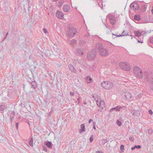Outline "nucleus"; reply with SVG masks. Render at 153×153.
Masks as SVG:
<instances>
[{
  "label": "nucleus",
  "instance_id": "nucleus-1",
  "mask_svg": "<svg viewBox=\"0 0 153 153\" xmlns=\"http://www.w3.org/2000/svg\"><path fill=\"white\" fill-rule=\"evenodd\" d=\"M98 48L100 54L102 56H106L108 54V52L105 48H104L101 43L96 44V48Z\"/></svg>",
  "mask_w": 153,
  "mask_h": 153
},
{
  "label": "nucleus",
  "instance_id": "nucleus-2",
  "mask_svg": "<svg viewBox=\"0 0 153 153\" xmlns=\"http://www.w3.org/2000/svg\"><path fill=\"white\" fill-rule=\"evenodd\" d=\"M101 84L102 86L106 90H110L113 86V83L108 81H103Z\"/></svg>",
  "mask_w": 153,
  "mask_h": 153
},
{
  "label": "nucleus",
  "instance_id": "nucleus-3",
  "mask_svg": "<svg viewBox=\"0 0 153 153\" xmlns=\"http://www.w3.org/2000/svg\"><path fill=\"white\" fill-rule=\"evenodd\" d=\"M133 71L135 74L138 78L141 79L143 78V74L140 68L137 67H134Z\"/></svg>",
  "mask_w": 153,
  "mask_h": 153
},
{
  "label": "nucleus",
  "instance_id": "nucleus-4",
  "mask_svg": "<svg viewBox=\"0 0 153 153\" xmlns=\"http://www.w3.org/2000/svg\"><path fill=\"white\" fill-rule=\"evenodd\" d=\"M119 66L121 68L125 71H129L130 68L127 63L121 62L119 64Z\"/></svg>",
  "mask_w": 153,
  "mask_h": 153
},
{
  "label": "nucleus",
  "instance_id": "nucleus-5",
  "mask_svg": "<svg viewBox=\"0 0 153 153\" xmlns=\"http://www.w3.org/2000/svg\"><path fill=\"white\" fill-rule=\"evenodd\" d=\"M96 104L98 108H97L98 111L102 112L103 107H104L105 102L104 101L102 100L98 102V101L97 102V101H96Z\"/></svg>",
  "mask_w": 153,
  "mask_h": 153
},
{
  "label": "nucleus",
  "instance_id": "nucleus-6",
  "mask_svg": "<svg viewBox=\"0 0 153 153\" xmlns=\"http://www.w3.org/2000/svg\"><path fill=\"white\" fill-rule=\"evenodd\" d=\"M68 34L70 36H74L76 33V29L73 27H69L67 30Z\"/></svg>",
  "mask_w": 153,
  "mask_h": 153
},
{
  "label": "nucleus",
  "instance_id": "nucleus-7",
  "mask_svg": "<svg viewBox=\"0 0 153 153\" xmlns=\"http://www.w3.org/2000/svg\"><path fill=\"white\" fill-rule=\"evenodd\" d=\"M130 7L133 10L135 11L139 9V5L137 3L134 2L131 4Z\"/></svg>",
  "mask_w": 153,
  "mask_h": 153
},
{
  "label": "nucleus",
  "instance_id": "nucleus-8",
  "mask_svg": "<svg viewBox=\"0 0 153 153\" xmlns=\"http://www.w3.org/2000/svg\"><path fill=\"white\" fill-rule=\"evenodd\" d=\"M149 73L148 71L146 72L144 74V76H146V78L148 81L150 83L153 82V78L150 77L151 75H149Z\"/></svg>",
  "mask_w": 153,
  "mask_h": 153
},
{
  "label": "nucleus",
  "instance_id": "nucleus-9",
  "mask_svg": "<svg viewBox=\"0 0 153 153\" xmlns=\"http://www.w3.org/2000/svg\"><path fill=\"white\" fill-rule=\"evenodd\" d=\"M56 16L59 19H63L64 18V14L59 10L57 11L56 13Z\"/></svg>",
  "mask_w": 153,
  "mask_h": 153
},
{
  "label": "nucleus",
  "instance_id": "nucleus-10",
  "mask_svg": "<svg viewBox=\"0 0 153 153\" xmlns=\"http://www.w3.org/2000/svg\"><path fill=\"white\" fill-rule=\"evenodd\" d=\"M123 107H122L118 105L114 108H112L111 109H110V111L111 112L112 111H113L114 110H115L117 111H119L120 109H122V108Z\"/></svg>",
  "mask_w": 153,
  "mask_h": 153
},
{
  "label": "nucleus",
  "instance_id": "nucleus-11",
  "mask_svg": "<svg viewBox=\"0 0 153 153\" xmlns=\"http://www.w3.org/2000/svg\"><path fill=\"white\" fill-rule=\"evenodd\" d=\"M70 9V7L68 5H64L63 7V10L65 12H68Z\"/></svg>",
  "mask_w": 153,
  "mask_h": 153
},
{
  "label": "nucleus",
  "instance_id": "nucleus-12",
  "mask_svg": "<svg viewBox=\"0 0 153 153\" xmlns=\"http://www.w3.org/2000/svg\"><path fill=\"white\" fill-rule=\"evenodd\" d=\"M125 97L127 99H130L132 98V96L131 94L129 92H127L125 93Z\"/></svg>",
  "mask_w": 153,
  "mask_h": 153
},
{
  "label": "nucleus",
  "instance_id": "nucleus-13",
  "mask_svg": "<svg viewBox=\"0 0 153 153\" xmlns=\"http://www.w3.org/2000/svg\"><path fill=\"white\" fill-rule=\"evenodd\" d=\"M132 112H133V114L135 116H139L140 114V112L138 111L134 110L132 111Z\"/></svg>",
  "mask_w": 153,
  "mask_h": 153
},
{
  "label": "nucleus",
  "instance_id": "nucleus-14",
  "mask_svg": "<svg viewBox=\"0 0 153 153\" xmlns=\"http://www.w3.org/2000/svg\"><path fill=\"white\" fill-rule=\"evenodd\" d=\"M125 31L124 30L122 34L121 35H116L114 34V33H113L112 35H113V36H116V37H120V36H127L128 35V33H127L126 34H124V33H125Z\"/></svg>",
  "mask_w": 153,
  "mask_h": 153
},
{
  "label": "nucleus",
  "instance_id": "nucleus-15",
  "mask_svg": "<svg viewBox=\"0 0 153 153\" xmlns=\"http://www.w3.org/2000/svg\"><path fill=\"white\" fill-rule=\"evenodd\" d=\"M135 36H140L141 34V33L139 31H135L134 32Z\"/></svg>",
  "mask_w": 153,
  "mask_h": 153
},
{
  "label": "nucleus",
  "instance_id": "nucleus-16",
  "mask_svg": "<svg viewBox=\"0 0 153 153\" xmlns=\"http://www.w3.org/2000/svg\"><path fill=\"white\" fill-rule=\"evenodd\" d=\"M134 19L135 20H137L138 21H139L140 20V16L139 15H135L134 16Z\"/></svg>",
  "mask_w": 153,
  "mask_h": 153
},
{
  "label": "nucleus",
  "instance_id": "nucleus-17",
  "mask_svg": "<svg viewBox=\"0 0 153 153\" xmlns=\"http://www.w3.org/2000/svg\"><path fill=\"white\" fill-rule=\"evenodd\" d=\"M107 140L103 139L100 141V144L101 145H103L107 143Z\"/></svg>",
  "mask_w": 153,
  "mask_h": 153
},
{
  "label": "nucleus",
  "instance_id": "nucleus-18",
  "mask_svg": "<svg viewBox=\"0 0 153 153\" xmlns=\"http://www.w3.org/2000/svg\"><path fill=\"white\" fill-rule=\"evenodd\" d=\"M81 129L79 130V132L81 133L85 131V126L83 124L81 125L80 126Z\"/></svg>",
  "mask_w": 153,
  "mask_h": 153
},
{
  "label": "nucleus",
  "instance_id": "nucleus-19",
  "mask_svg": "<svg viewBox=\"0 0 153 153\" xmlns=\"http://www.w3.org/2000/svg\"><path fill=\"white\" fill-rule=\"evenodd\" d=\"M86 80L88 83H90L92 82V79L90 76H88L86 78Z\"/></svg>",
  "mask_w": 153,
  "mask_h": 153
},
{
  "label": "nucleus",
  "instance_id": "nucleus-20",
  "mask_svg": "<svg viewBox=\"0 0 153 153\" xmlns=\"http://www.w3.org/2000/svg\"><path fill=\"white\" fill-rule=\"evenodd\" d=\"M110 22L112 25H114L116 23V19L114 18L109 20Z\"/></svg>",
  "mask_w": 153,
  "mask_h": 153
},
{
  "label": "nucleus",
  "instance_id": "nucleus-21",
  "mask_svg": "<svg viewBox=\"0 0 153 153\" xmlns=\"http://www.w3.org/2000/svg\"><path fill=\"white\" fill-rule=\"evenodd\" d=\"M107 17L109 18V20L111 19H113L115 18L114 16L113 15L108 14L107 16Z\"/></svg>",
  "mask_w": 153,
  "mask_h": 153
},
{
  "label": "nucleus",
  "instance_id": "nucleus-22",
  "mask_svg": "<svg viewBox=\"0 0 153 153\" xmlns=\"http://www.w3.org/2000/svg\"><path fill=\"white\" fill-rule=\"evenodd\" d=\"M97 98V100H96V101H97H97L98 102L101 100L100 97L99 96H98V95L97 96L96 95V99Z\"/></svg>",
  "mask_w": 153,
  "mask_h": 153
},
{
  "label": "nucleus",
  "instance_id": "nucleus-23",
  "mask_svg": "<svg viewBox=\"0 0 153 153\" xmlns=\"http://www.w3.org/2000/svg\"><path fill=\"white\" fill-rule=\"evenodd\" d=\"M46 145L48 147L50 148L51 147V142H48L46 143Z\"/></svg>",
  "mask_w": 153,
  "mask_h": 153
},
{
  "label": "nucleus",
  "instance_id": "nucleus-24",
  "mask_svg": "<svg viewBox=\"0 0 153 153\" xmlns=\"http://www.w3.org/2000/svg\"><path fill=\"white\" fill-rule=\"evenodd\" d=\"M116 123L118 126L119 127L120 126L122 125L121 123L119 120H117Z\"/></svg>",
  "mask_w": 153,
  "mask_h": 153
},
{
  "label": "nucleus",
  "instance_id": "nucleus-25",
  "mask_svg": "<svg viewBox=\"0 0 153 153\" xmlns=\"http://www.w3.org/2000/svg\"><path fill=\"white\" fill-rule=\"evenodd\" d=\"M149 41L151 43L153 44V37H150Z\"/></svg>",
  "mask_w": 153,
  "mask_h": 153
},
{
  "label": "nucleus",
  "instance_id": "nucleus-26",
  "mask_svg": "<svg viewBox=\"0 0 153 153\" xmlns=\"http://www.w3.org/2000/svg\"><path fill=\"white\" fill-rule=\"evenodd\" d=\"M153 132V130L152 129H149L148 130V133L149 134H151Z\"/></svg>",
  "mask_w": 153,
  "mask_h": 153
},
{
  "label": "nucleus",
  "instance_id": "nucleus-27",
  "mask_svg": "<svg viewBox=\"0 0 153 153\" xmlns=\"http://www.w3.org/2000/svg\"><path fill=\"white\" fill-rule=\"evenodd\" d=\"M124 146L122 144L120 147V149L121 150H122V151L123 152V149H124Z\"/></svg>",
  "mask_w": 153,
  "mask_h": 153
},
{
  "label": "nucleus",
  "instance_id": "nucleus-28",
  "mask_svg": "<svg viewBox=\"0 0 153 153\" xmlns=\"http://www.w3.org/2000/svg\"><path fill=\"white\" fill-rule=\"evenodd\" d=\"M134 140V137L133 136L130 137H129V140L131 141H133Z\"/></svg>",
  "mask_w": 153,
  "mask_h": 153
},
{
  "label": "nucleus",
  "instance_id": "nucleus-29",
  "mask_svg": "<svg viewBox=\"0 0 153 153\" xmlns=\"http://www.w3.org/2000/svg\"><path fill=\"white\" fill-rule=\"evenodd\" d=\"M135 148L139 149L141 148V147L140 145H138L137 146H135Z\"/></svg>",
  "mask_w": 153,
  "mask_h": 153
},
{
  "label": "nucleus",
  "instance_id": "nucleus-30",
  "mask_svg": "<svg viewBox=\"0 0 153 153\" xmlns=\"http://www.w3.org/2000/svg\"><path fill=\"white\" fill-rule=\"evenodd\" d=\"M29 144L31 146H33V142L31 140L29 142Z\"/></svg>",
  "mask_w": 153,
  "mask_h": 153
},
{
  "label": "nucleus",
  "instance_id": "nucleus-31",
  "mask_svg": "<svg viewBox=\"0 0 153 153\" xmlns=\"http://www.w3.org/2000/svg\"><path fill=\"white\" fill-rule=\"evenodd\" d=\"M43 31L45 33H48L47 30L46 29H45V28L43 29Z\"/></svg>",
  "mask_w": 153,
  "mask_h": 153
},
{
  "label": "nucleus",
  "instance_id": "nucleus-32",
  "mask_svg": "<svg viewBox=\"0 0 153 153\" xmlns=\"http://www.w3.org/2000/svg\"><path fill=\"white\" fill-rule=\"evenodd\" d=\"M149 112L150 115H152L153 114L152 111L150 109L149 110Z\"/></svg>",
  "mask_w": 153,
  "mask_h": 153
},
{
  "label": "nucleus",
  "instance_id": "nucleus-33",
  "mask_svg": "<svg viewBox=\"0 0 153 153\" xmlns=\"http://www.w3.org/2000/svg\"><path fill=\"white\" fill-rule=\"evenodd\" d=\"M96 153H103V152L102 151H96Z\"/></svg>",
  "mask_w": 153,
  "mask_h": 153
},
{
  "label": "nucleus",
  "instance_id": "nucleus-34",
  "mask_svg": "<svg viewBox=\"0 0 153 153\" xmlns=\"http://www.w3.org/2000/svg\"><path fill=\"white\" fill-rule=\"evenodd\" d=\"M74 92H70V95L71 96H73L74 95Z\"/></svg>",
  "mask_w": 153,
  "mask_h": 153
},
{
  "label": "nucleus",
  "instance_id": "nucleus-35",
  "mask_svg": "<svg viewBox=\"0 0 153 153\" xmlns=\"http://www.w3.org/2000/svg\"><path fill=\"white\" fill-rule=\"evenodd\" d=\"M93 137H91L90 138V141L91 142L92 141V140H93Z\"/></svg>",
  "mask_w": 153,
  "mask_h": 153
},
{
  "label": "nucleus",
  "instance_id": "nucleus-36",
  "mask_svg": "<svg viewBox=\"0 0 153 153\" xmlns=\"http://www.w3.org/2000/svg\"><path fill=\"white\" fill-rule=\"evenodd\" d=\"M135 146H134V147H132V148H131V149L132 150H134V149H135Z\"/></svg>",
  "mask_w": 153,
  "mask_h": 153
},
{
  "label": "nucleus",
  "instance_id": "nucleus-37",
  "mask_svg": "<svg viewBox=\"0 0 153 153\" xmlns=\"http://www.w3.org/2000/svg\"><path fill=\"white\" fill-rule=\"evenodd\" d=\"M1 107H2V108H3H3H4L5 106H4V105H1Z\"/></svg>",
  "mask_w": 153,
  "mask_h": 153
},
{
  "label": "nucleus",
  "instance_id": "nucleus-38",
  "mask_svg": "<svg viewBox=\"0 0 153 153\" xmlns=\"http://www.w3.org/2000/svg\"><path fill=\"white\" fill-rule=\"evenodd\" d=\"M138 42L139 43H143V42H141V41H140L139 40H138Z\"/></svg>",
  "mask_w": 153,
  "mask_h": 153
},
{
  "label": "nucleus",
  "instance_id": "nucleus-39",
  "mask_svg": "<svg viewBox=\"0 0 153 153\" xmlns=\"http://www.w3.org/2000/svg\"><path fill=\"white\" fill-rule=\"evenodd\" d=\"M92 121V120L90 119L89 121V123H90Z\"/></svg>",
  "mask_w": 153,
  "mask_h": 153
},
{
  "label": "nucleus",
  "instance_id": "nucleus-40",
  "mask_svg": "<svg viewBox=\"0 0 153 153\" xmlns=\"http://www.w3.org/2000/svg\"><path fill=\"white\" fill-rule=\"evenodd\" d=\"M152 14H153V6L152 7Z\"/></svg>",
  "mask_w": 153,
  "mask_h": 153
},
{
  "label": "nucleus",
  "instance_id": "nucleus-41",
  "mask_svg": "<svg viewBox=\"0 0 153 153\" xmlns=\"http://www.w3.org/2000/svg\"><path fill=\"white\" fill-rule=\"evenodd\" d=\"M72 41L74 42V43H75L76 42V41L75 40H73Z\"/></svg>",
  "mask_w": 153,
  "mask_h": 153
},
{
  "label": "nucleus",
  "instance_id": "nucleus-42",
  "mask_svg": "<svg viewBox=\"0 0 153 153\" xmlns=\"http://www.w3.org/2000/svg\"><path fill=\"white\" fill-rule=\"evenodd\" d=\"M126 33H127L128 34V33L126 32V33H124V34H126Z\"/></svg>",
  "mask_w": 153,
  "mask_h": 153
},
{
  "label": "nucleus",
  "instance_id": "nucleus-43",
  "mask_svg": "<svg viewBox=\"0 0 153 153\" xmlns=\"http://www.w3.org/2000/svg\"><path fill=\"white\" fill-rule=\"evenodd\" d=\"M105 26H106V27L107 28H108V27H107V26L105 25Z\"/></svg>",
  "mask_w": 153,
  "mask_h": 153
},
{
  "label": "nucleus",
  "instance_id": "nucleus-44",
  "mask_svg": "<svg viewBox=\"0 0 153 153\" xmlns=\"http://www.w3.org/2000/svg\"><path fill=\"white\" fill-rule=\"evenodd\" d=\"M94 129H95V126H94Z\"/></svg>",
  "mask_w": 153,
  "mask_h": 153
},
{
  "label": "nucleus",
  "instance_id": "nucleus-45",
  "mask_svg": "<svg viewBox=\"0 0 153 153\" xmlns=\"http://www.w3.org/2000/svg\"><path fill=\"white\" fill-rule=\"evenodd\" d=\"M112 38H113V39H114L115 38V37H114L113 36L112 37Z\"/></svg>",
  "mask_w": 153,
  "mask_h": 153
},
{
  "label": "nucleus",
  "instance_id": "nucleus-46",
  "mask_svg": "<svg viewBox=\"0 0 153 153\" xmlns=\"http://www.w3.org/2000/svg\"><path fill=\"white\" fill-rule=\"evenodd\" d=\"M16 124H17V127H18V124H17V123Z\"/></svg>",
  "mask_w": 153,
  "mask_h": 153
},
{
  "label": "nucleus",
  "instance_id": "nucleus-47",
  "mask_svg": "<svg viewBox=\"0 0 153 153\" xmlns=\"http://www.w3.org/2000/svg\"><path fill=\"white\" fill-rule=\"evenodd\" d=\"M96 37H97V36L98 37V36H97V35H96Z\"/></svg>",
  "mask_w": 153,
  "mask_h": 153
}]
</instances>
